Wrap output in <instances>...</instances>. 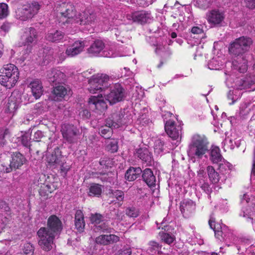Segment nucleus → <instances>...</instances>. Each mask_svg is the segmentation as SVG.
Listing matches in <instances>:
<instances>
[{
    "label": "nucleus",
    "mask_w": 255,
    "mask_h": 255,
    "mask_svg": "<svg viewBox=\"0 0 255 255\" xmlns=\"http://www.w3.org/2000/svg\"><path fill=\"white\" fill-rule=\"evenodd\" d=\"M62 229L59 218L54 215L50 216L47 220V227H41L37 232L41 248L45 251L51 250L54 239L59 236Z\"/></svg>",
    "instance_id": "f257e3e1"
},
{
    "label": "nucleus",
    "mask_w": 255,
    "mask_h": 255,
    "mask_svg": "<svg viewBox=\"0 0 255 255\" xmlns=\"http://www.w3.org/2000/svg\"><path fill=\"white\" fill-rule=\"evenodd\" d=\"M208 144L204 136L198 134L193 135L188 146V155L191 158L201 159L208 151Z\"/></svg>",
    "instance_id": "f03ea898"
},
{
    "label": "nucleus",
    "mask_w": 255,
    "mask_h": 255,
    "mask_svg": "<svg viewBox=\"0 0 255 255\" xmlns=\"http://www.w3.org/2000/svg\"><path fill=\"white\" fill-rule=\"evenodd\" d=\"M0 83L7 88L14 87L19 79L18 68L14 65L8 64L4 65L0 70Z\"/></svg>",
    "instance_id": "7ed1b4c3"
},
{
    "label": "nucleus",
    "mask_w": 255,
    "mask_h": 255,
    "mask_svg": "<svg viewBox=\"0 0 255 255\" xmlns=\"http://www.w3.org/2000/svg\"><path fill=\"white\" fill-rule=\"evenodd\" d=\"M26 159L24 155L18 151L12 152L11 153V159H3L1 161V171L4 173H10L13 169H19L25 163Z\"/></svg>",
    "instance_id": "20e7f679"
},
{
    "label": "nucleus",
    "mask_w": 255,
    "mask_h": 255,
    "mask_svg": "<svg viewBox=\"0 0 255 255\" xmlns=\"http://www.w3.org/2000/svg\"><path fill=\"white\" fill-rule=\"evenodd\" d=\"M252 43L253 41L251 38L240 37L230 44L229 47V53L235 56H243L249 50Z\"/></svg>",
    "instance_id": "39448f33"
},
{
    "label": "nucleus",
    "mask_w": 255,
    "mask_h": 255,
    "mask_svg": "<svg viewBox=\"0 0 255 255\" xmlns=\"http://www.w3.org/2000/svg\"><path fill=\"white\" fill-rule=\"evenodd\" d=\"M60 15V21L62 24L72 23L77 19V12L74 5L70 2H62L57 7Z\"/></svg>",
    "instance_id": "423d86ee"
},
{
    "label": "nucleus",
    "mask_w": 255,
    "mask_h": 255,
    "mask_svg": "<svg viewBox=\"0 0 255 255\" xmlns=\"http://www.w3.org/2000/svg\"><path fill=\"white\" fill-rule=\"evenodd\" d=\"M109 77L103 74H98L93 75L89 80L90 87L89 91L91 93H96L102 92L107 89L110 85L109 83Z\"/></svg>",
    "instance_id": "0eeeda50"
},
{
    "label": "nucleus",
    "mask_w": 255,
    "mask_h": 255,
    "mask_svg": "<svg viewBox=\"0 0 255 255\" xmlns=\"http://www.w3.org/2000/svg\"><path fill=\"white\" fill-rule=\"evenodd\" d=\"M241 205L242 207L239 215L253 222L255 220V199L254 198L251 199L249 195L245 194L241 200Z\"/></svg>",
    "instance_id": "6e6552de"
},
{
    "label": "nucleus",
    "mask_w": 255,
    "mask_h": 255,
    "mask_svg": "<svg viewBox=\"0 0 255 255\" xmlns=\"http://www.w3.org/2000/svg\"><path fill=\"white\" fill-rule=\"evenodd\" d=\"M40 7V5L37 1L28 3L17 9L16 12V17L22 21L31 19L38 13Z\"/></svg>",
    "instance_id": "1a4fd4ad"
},
{
    "label": "nucleus",
    "mask_w": 255,
    "mask_h": 255,
    "mask_svg": "<svg viewBox=\"0 0 255 255\" xmlns=\"http://www.w3.org/2000/svg\"><path fill=\"white\" fill-rule=\"evenodd\" d=\"M104 95L110 104H114L122 101L126 97V93L121 85L116 83L111 88L110 93Z\"/></svg>",
    "instance_id": "9d476101"
},
{
    "label": "nucleus",
    "mask_w": 255,
    "mask_h": 255,
    "mask_svg": "<svg viewBox=\"0 0 255 255\" xmlns=\"http://www.w3.org/2000/svg\"><path fill=\"white\" fill-rule=\"evenodd\" d=\"M209 224L211 229L214 230L215 237L220 241H224L229 236V231L225 225L216 224L212 217L210 218Z\"/></svg>",
    "instance_id": "9b49d317"
},
{
    "label": "nucleus",
    "mask_w": 255,
    "mask_h": 255,
    "mask_svg": "<svg viewBox=\"0 0 255 255\" xmlns=\"http://www.w3.org/2000/svg\"><path fill=\"white\" fill-rule=\"evenodd\" d=\"M128 19L140 24L150 23L153 18L151 12L146 10L136 11L127 15Z\"/></svg>",
    "instance_id": "f8f14e48"
},
{
    "label": "nucleus",
    "mask_w": 255,
    "mask_h": 255,
    "mask_svg": "<svg viewBox=\"0 0 255 255\" xmlns=\"http://www.w3.org/2000/svg\"><path fill=\"white\" fill-rule=\"evenodd\" d=\"M38 38L37 32L33 27L25 28L23 34L21 36V42L22 45H27L29 52L30 51L31 46L30 45L33 43L36 42Z\"/></svg>",
    "instance_id": "ddd939ff"
},
{
    "label": "nucleus",
    "mask_w": 255,
    "mask_h": 255,
    "mask_svg": "<svg viewBox=\"0 0 255 255\" xmlns=\"http://www.w3.org/2000/svg\"><path fill=\"white\" fill-rule=\"evenodd\" d=\"M124 112L122 111L113 113L106 121L108 126L113 128H118L127 123L124 118Z\"/></svg>",
    "instance_id": "4468645a"
},
{
    "label": "nucleus",
    "mask_w": 255,
    "mask_h": 255,
    "mask_svg": "<svg viewBox=\"0 0 255 255\" xmlns=\"http://www.w3.org/2000/svg\"><path fill=\"white\" fill-rule=\"evenodd\" d=\"M62 132L64 139L70 143L76 142L77 136L80 133L79 129L73 125L65 126L62 129Z\"/></svg>",
    "instance_id": "2eb2a0df"
},
{
    "label": "nucleus",
    "mask_w": 255,
    "mask_h": 255,
    "mask_svg": "<svg viewBox=\"0 0 255 255\" xmlns=\"http://www.w3.org/2000/svg\"><path fill=\"white\" fill-rule=\"evenodd\" d=\"M165 130L169 136L173 139H176L181 134V127L175 125L174 121L169 120L165 124Z\"/></svg>",
    "instance_id": "dca6fc26"
},
{
    "label": "nucleus",
    "mask_w": 255,
    "mask_h": 255,
    "mask_svg": "<svg viewBox=\"0 0 255 255\" xmlns=\"http://www.w3.org/2000/svg\"><path fill=\"white\" fill-rule=\"evenodd\" d=\"M206 18L209 23L214 25L220 24L225 18L224 13L217 9L209 11L206 14Z\"/></svg>",
    "instance_id": "f3484780"
},
{
    "label": "nucleus",
    "mask_w": 255,
    "mask_h": 255,
    "mask_svg": "<svg viewBox=\"0 0 255 255\" xmlns=\"http://www.w3.org/2000/svg\"><path fill=\"white\" fill-rule=\"evenodd\" d=\"M120 241V237L114 234L101 235L95 239L96 244L100 246H108Z\"/></svg>",
    "instance_id": "a211bd4d"
},
{
    "label": "nucleus",
    "mask_w": 255,
    "mask_h": 255,
    "mask_svg": "<svg viewBox=\"0 0 255 255\" xmlns=\"http://www.w3.org/2000/svg\"><path fill=\"white\" fill-rule=\"evenodd\" d=\"M76 18L74 22H80V24L83 25L91 24L95 21L96 15L89 10H85L77 14Z\"/></svg>",
    "instance_id": "6ab92c4d"
},
{
    "label": "nucleus",
    "mask_w": 255,
    "mask_h": 255,
    "mask_svg": "<svg viewBox=\"0 0 255 255\" xmlns=\"http://www.w3.org/2000/svg\"><path fill=\"white\" fill-rule=\"evenodd\" d=\"M196 209V204L190 199H184L180 204V209L183 215L189 217Z\"/></svg>",
    "instance_id": "aec40b11"
},
{
    "label": "nucleus",
    "mask_w": 255,
    "mask_h": 255,
    "mask_svg": "<svg viewBox=\"0 0 255 255\" xmlns=\"http://www.w3.org/2000/svg\"><path fill=\"white\" fill-rule=\"evenodd\" d=\"M47 78L50 83L60 84L65 80V74L57 69H51L47 71Z\"/></svg>",
    "instance_id": "412c9836"
},
{
    "label": "nucleus",
    "mask_w": 255,
    "mask_h": 255,
    "mask_svg": "<svg viewBox=\"0 0 255 255\" xmlns=\"http://www.w3.org/2000/svg\"><path fill=\"white\" fill-rule=\"evenodd\" d=\"M236 59L232 62V68L240 73H245L248 69V60L244 55L236 56Z\"/></svg>",
    "instance_id": "4be33fe9"
},
{
    "label": "nucleus",
    "mask_w": 255,
    "mask_h": 255,
    "mask_svg": "<svg viewBox=\"0 0 255 255\" xmlns=\"http://www.w3.org/2000/svg\"><path fill=\"white\" fill-rule=\"evenodd\" d=\"M84 46L85 44L83 41L75 42L67 48L65 53L68 57H74L83 51Z\"/></svg>",
    "instance_id": "5701e85b"
},
{
    "label": "nucleus",
    "mask_w": 255,
    "mask_h": 255,
    "mask_svg": "<svg viewBox=\"0 0 255 255\" xmlns=\"http://www.w3.org/2000/svg\"><path fill=\"white\" fill-rule=\"evenodd\" d=\"M29 87L30 88L32 94L36 99L39 98L43 93V86L41 81L38 79L32 81Z\"/></svg>",
    "instance_id": "b1692460"
},
{
    "label": "nucleus",
    "mask_w": 255,
    "mask_h": 255,
    "mask_svg": "<svg viewBox=\"0 0 255 255\" xmlns=\"http://www.w3.org/2000/svg\"><path fill=\"white\" fill-rule=\"evenodd\" d=\"M101 96H91L89 99V103L94 106L95 109L103 111L107 109V105L102 97V94H101Z\"/></svg>",
    "instance_id": "393cba45"
},
{
    "label": "nucleus",
    "mask_w": 255,
    "mask_h": 255,
    "mask_svg": "<svg viewBox=\"0 0 255 255\" xmlns=\"http://www.w3.org/2000/svg\"><path fill=\"white\" fill-rule=\"evenodd\" d=\"M136 155L140 158L143 162L150 166L152 162V157L151 153L146 148H140L137 149L135 153Z\"/></svg>",
    "instance_id": "a878e982"
},
{
    "label": "nucleus",
    "mask_w": 255,
    "mask_h": 255,
    "mask_svg": "<svg viewBox=\"0 0 255 255\" xmlns=\"http://www.w3.org/2000/svg\"><path fill=\"white\" fill-rule=\"evenodd\" d=\"M105 48V43L99 39L94 41L89 48L87 49V52L92 56H98Z\"/></svg>",
    "instance_id": "bb28decb"
},
{
    "label": "nucleus",
    "mask_w": 255,
    "mask_h": 255,
    "mask_svg": "<svg viewBox=\"0 0 255 255\" xmlns=\"http://www.w3.org/2000/svg\"><path fill=\"white\" fill-rule=\"evenodd\" d=\"M110 203H118L121 205L125 198V194L123 191L120 190L110 189L109 191Z\"/></svg>",
    "instance_id": "cd10ccee"
},
{
    "label": "nucleus",
    "mask_w": 255,
    "mask_h": 255,
    "mask_svg": "<svg viewBox=\"0 0 255 255\" xmlns=\"http://www.w3.org/2000/svg\"><path fill=\"white\" fill-rule=\"evenodd\" d=\"M74 225L75 228L79 233L83 232L85 227L84 216L82 211L78 210L75 214Z\"/></svg>",
    "instance_id": "c85d7f7f"
},
{
    "label": "nucleus",
    "mask_w": 255,
    "mask_h": 255,
    "mask_svg": "<svg viewBox=\"0 0 255 255\" xmlns=\"http://www.w3.org/2000/svg\"><path fill=\"white\" fill-rule=\"evenodd\" d=\"M53 93L54 95V100L58 101L64 98L70 93V91L68 87L63 85H59L54 87Z\"/></svg>",
    "instance_id": "c756f323"
},
{
    "label": "nucleus",
    "mask_w": 255,
    "mask_h": 255,
    "mask_svg": "<svg viewBox=\"0 0 255 255\" xmlns=\"http://www.w3.org/2000/svg\"><path fill=\"white\" fill-rule=\"evenodd\" d=\"M142 172V178L143 180L149 187L154 186L155 185V176L151 170L149 168H146Z\"/></svg>",
    "instance_id": "7c9ffc66"
},
{
    "label": "nucleus",
    "mask_w": 255,
    "mask_h": 255,
    "mask_svg": "<svg viewBox=\"0 0 255 255\" xmlns=\"http://www.w3.org/2000/svg\"><path fill=\"white\" fill-rule=\"evenodd\" d=\"M64 33L59 30L49 31L45 36L47 40L52 42H58L63 39Z\"/></svg>",
    "instance_id": "2f4dec72"
},
{
    "label": "nucleus",
    "mask_w": 255,
    "mask_h": 255,
    "mask_svg": "<svg viewBox=\"0 0 255 255\" xmlns=\"http://www.w3.org/2000/svg\"><path fill=\"white\" fill-rule=\"evenodd\" d=\"M142 173L140 167H130L125 173V178L129 181H134L138 178Z\"/></svg>",
    "instance_id": "473e14b6"
},
{
    "label": "nucleus",
    "mask_w": 255,
    "mask_h": 255,
    "mask_svg": "<svg viewBox=\"0 0 255 255\" xmlns=\"http://www.w3.org/2000/svg\"><path fill=\"white\" fill-rule=\"evenodd\" d=\"M17 108L18 105L16 102L14 97L11 96L5 106L4 112L8 114V117L11 118Z\"/></svg>",
    "instance_id": "72a5a7b5"
},
{
    "label": "nucleus",
    "mask_w": 255,
    "mask_h": 255,
    "mask_svg": "<svg viewBox=\"0 0 255 255\" xmlns=\"http://www.w3.org/2000/svg\"><path fill=\"white\" fill-rule=\"evenodd\" d=\"M241 89L255 90V76H249L245 77L242 81Z\"/></svg>",
    "instance_id": "f704fd0d"
},
{
    "label": "nucleus",
    "mask_w": 255,
    "mask_h": 255,
    "mask_svg": "<svg viewBox=\"0 0 255 255\" xmlns=\"http://www.w3.org/2000/svg\"><path fill=\"white\" fill-rule=\"evenodd\" d=\"M232 168V165L224 159L219 163L218 168L221 174L225 176L226 178L229 176Z\"/></svg>",
    "instance_id": "c9c22d12"
},
{
    "label": "nucleus",
    "mask_w": 255,
    "mask_h": 255,
    "mask_svg": "<svg viewBox=\"0 0 255 255\" xmlns=\"http://www.w3.org/2000/svg\"><path fill=\"white\" fill-rule=\"evenodd\" d=\"M210 159L214 163H218L223 161L220 149L218 147L215 146L212 149L210 153Z\"/></svg>",
    "instance_id": "e433bc0d"
},
{
    "label": "nucleus",
    "mask_w": 255,
    "mask_h": 255,
    "mask_svg": "<svg viewBox=\"0 0 255 255\" xmlns=\"http://www.w3.org/2000/svg\"><path fill=\"white\" fill-rule=\"evenodd\" d=\"M209 179L213 183H217L219 181L220 176L219 174L215 171L212 166H208L207 168Z\"/></svg>",
    "instance_id": "4c0bfd02"
},
{
    "label": "nucleus",
    "mask_w": 255,
    "mask_h": 255,
    "mask_svg": "<svg viewBox=\"0 0 255 255\" xmlns=\"http://www.w3.org/2000/svg\"><path fill=\"white\" fill-rule=\"evenodd\" d=\"M102 192V188L101 185L94 183L92 184L90 188L89 195L90 196H97L99 197Z\"/></svg>",
    "instance_id": "58836bf2"
},
{
    "label": "nucleus",
    "mask_w": 255,
    "mask_h": 255,
    "mask_svg": "<svg viewBox=\"0 0 255 255\" xmlns=\"http://www.w3.org/2000/svg\"><path fill=\"white\" fill-rule=\"evenodd\" d=\"M112 128L106 123L105 126H102L99 129V132L104 138L109 139L112 135Z\"/></svg>",
    "instance_id": "ea45409f"
},
{
    "label": "nucleus",
    "mask_w": 255,
    "mask_h": 255,
    "mask_svg": "<svg viewBox=\"0 0 255 255\" xmlns=\"http://www.w3.org/2000/svg\"><path fill=\"white\" fill-rule=\"evenodd\" d=\"M93 230L95 232H102L109 233L111 232V229L109 228L108 224L106 222H104V221L101 223V224L94 226Z\"/></svg>",
    "instance_id": "a19ab883"
},
{
    "label": "nucleus",
    "mask_w": 255,
    "mask_h": 255,
    "mask_svg": "<svg viewBox=\"0 0 255 255\" xmlns=\"http://www.w3.org/2000/svg\"><path fill=\"white\" fill-rule=\"evenodd\" d=\"M159 236L162 241L169 245L172 243L175 239L174 235L164 232H160Z\"/></svg>",
    "instance_id": "79ce46f5"
},
{
    "label": "nucleus",
    "mask_w": 255,
    "mask_h": 255,
    "mask_svg": "<svg viewBox=\"0 0 255 255\" xmlns=\"http://www.w3.org/2000/svg\"><path fill=\"white\" fill-rule=\"evenodd\" d=\"M161 246L154 241H150L148 243L147 252L151 254H153L161 249Z\"/></svg>",
    "instance_id": "37998d69"
},
{
    "label": "nucleus",
    "mask_w": 255,
    "mask_h": 255,
    "mask_svg": "<svg viewBox=\"0 0 255 255\" xmlns=\"http://www.w3.org/2000/svg\"><path fill=\"white\" fill-rule=\"evenodd\" d=\"M9 134L10 132L8 128H0V146H3L6 144L5 138Z\"/></svg>",
    "instance_id": "c03bdc74"
},
{
    "label": "nucleus",
    "mask_w": 255,
    "mask_h": 255,
    "mask_svg": "<svg viewBox=\"0 0 255 255\" xmlns=\"http://www.w3.org/2000/svg\"><path fill=\"white\" fill-rule=\"evenodd\" d=\"M55 150H58V148L57 147L55 148ZM46 158L47 161L51 165H54L59 163V157L55 153H52L47 155Z\"/></svg>",
    "instance_id": "a18cd8bd"
},
{
    "label": "nucleus",
    "mask_w": 255,
    "mask_h": 255,
    "mask_svg": "<svg viewBox=\"0 0 255 255\" xmlns=\"http://www.w3.org/2000/svg\"><path fill=\"white\" fill-rule=\"evenodd\" d=\"M195 5L198 7L206 9L212 3L213 0H195Z\"/></svg>",
    "instance_id": "49530a36"
},
{
    "label": "nucleus",
    "mask_w": 255,
    "mask_h": 255,
    "mask_svg": "<svg viewBox=\"0 0 255 255\" xmlns=\"http://www.w3.org/2000/svg\"><path fill=\"white\" fill-rule=\"evenodd\" d=\"M104 217L103 215L98 213L92 214L90 217L91 223L94 224V226L101 224V223L104 221Z\"/></svg>",
    "instance_id": "de8ad7c7"
},
{
    "label": "nucleus",
    "mask_w": 255,
    "mask_h": 255,
    "mask_svg": "<svg viewBox=\"0 0 255 255\" xmlns=\"http://www.w3.org/2000/svg\"><path fill=\"white\" fill-rule=\"evenodd\" d=\"M126 214L130 218H136L139 215V211L134 207H129L126 209Z\"/></svg>",
    "instance_id": "09e8293b"
},
{
    "label": "nucleus",
    "mask_w": 255,
    "mask_h": 255,
    "mask_svg": "<svg viewBox=\"0 0 255 255\" xmlns=\"http://www.w3.org/2000/svg\"><path fill=\"white\" fill-rule=\"evenodd\" d=\"M22 250L26 255H32L34 252V247L30 243H26L23 245Z\"/></svg>",
    "instance_id": "8fccbe9b"
},
{
    "label": "nucleus",
    "mask_w": 255,
    "mask_h": 255,
    "mask_svg": "<svg viewBox=\"0 0 255 255\" xmlns=\"http://www.w3.org/2000/svg\"><path fill=\"white\" fill-rule=\"evenodd\" d=\"M22 144L25 147L30 146V136L28 133H25L20 137Z\"/></svg>",
    "instance_id": "3c124183"
},
{
    "label": "nucleus",
    "mask_w": 255,
    "mask_h": 255,
    "mask_svg": "<svg viewBox=\"0 0 255 255\" xmlns=\"http://www.w3.org/2000/svg\"><path fill=\"white\" fill-rule=\"evenodd\" d=\"M8 6L6 3H0V19L5 18L8 15Z\"/></svg>",
    "instance_id": "603ef678"
},
{
    "label": "nucleus",
    "mask_w": 255,
    "mask_h": 255,
    "mask_svg": "<svg viewBox=\"0 0 255 255\" xmlns=\"http://www.w3.org/2000/svg\"><path fill=\"white\" fill-rule=\"evenodd\" d=\"M208 68L211 70H219L221 68V65L217 60L215 58H213L208 64Z\"/></svg>",
    "instance_id": "864d4df0"
},
{
    "label": "nucleus",
    "mask_w": 255,
    "mask_h": 255,
    "mask_svg": "<svg viewBox=\"0 0 255 255\" xmlns=\"http://www.w3.org/2000/svg\"><path fill=\"white\" fill-rule=\"evenodd\" d=\"M0 209L2 212H5L7 215L10 214V209L8 204L4 201H0Z\"/></svg>",
    "instance_id": "5fc2aeb1"
},
{
    "label": "nucleus",
    "mask_w": 255,
    "mask_h": 255,
    "mask_svg": "<svg viewBox=\"0 0 255 255\" xmlns=\"http://www.w3.org/2000/svg\"><path fill=\"white\" fill-rule=\"evenodd\" d=\"M107 149L112 153H115L118 151V143L116 141H111L107 145Z\"/></svg>",
    "instance_id": "6e6d98bb"
},
{
    "label": "nucleus",
    "mask_w": 255,
    "mask_h": 255,
    "mask_svg": "<svg viewBox=\"0 0 255 255\" xmlns=\"http://www.w3.org/2000/svg\"><path fill=\"white\" fill-rule=\"evenodd\" d=\"M201 189L208 195V198L210 199L211 198L210 194L212 192V187L208 183H204L201 186Z\"/></svg>",
    "instance_id": "4d7b16f0"
},
{
    "label": "nucleus",
    "mask_w": 255,
    "mask_h": 255,
    "mask_svg": "<svg viewBox=\"0 0 255 255\" xmlns=\"http://www.w3.org/2000/svg\"><path fill=\"white\" fill-rule=\"evenodd\" d=\"M131 250L130 248L123 249L118 251L115 255H131Z\"/></svg>",
    "instance_id": "13d9d810"
},
{
    "label": "nucleus",
    "mask_w": 255,
    "mask_h": 255,
    "mask_svg": "<svg viewBox=\"0 0 255 255\" xmlns=\"http://www.w3.org/2000/svg\"><path fill=\"white\" fill-rule=\"evenodd\" d=\"M191 32L193 34H201L203 32V30L199 26H194L191 29Z\"/></svg>",
    "instance_id": "bf43d9fd"
},
{
    "label": "nucleus",
    "mask_w": 255,
    "mask_h": 255,
    "mask_svg": "<svg viewBox=\"0 0 255 255\" xmlns=\"http://www.w3.org/2000/svg\"><path fill=\"white\" fill-rule=\"evenodd\" d=\"M246 6L250 9L255 8V0H245Z\"/></svg>",
    "instance_id": "052dcab7"
},
{
    "label": "nucleus",
    "mask_w": 255,
    "mask_h": 255,
    "mask_svg": "<svg viewBox=\"0 0 255 255\" xmlns=\"http://www.w3.org/2000/svg\"><path fill=\"white\" fill-rule=\"evenodd\" d=\"M43 136L42 132L40 130H37L34 133L33 139L36 141H39V139L41 138Z\"/></svg>",
    "instance_id": "680f3d73"
},
{
    "label": "nucleus",
    "mask_w": 255,
    "mask_h": 255,
    "mask_svg": "<svg viewBox=\"0 0 255 255\" xmlns=\"http://www.w3.org/2000/svg\"><path fill=\"white\" fill-rule=\"evenodd\" d=\"M70 167L69 166H64V164H63L61 167V172L63 173V176H65L69 170Z\"/></svg>",
    "instance_id": "e2e57ef3"
},
{
    "label": "nucleus",
    "mask_w": 255,
    "mask_h": 255,
    "mask_svg": "<svg viewBox=\"0 0 255 255\" xmlns=\"http://www.w3.org/2000/svg\"><path fill=\"white\" fill-rule=\"evenodd\" d=\"M10 28V25L8 23H4L0 27V29L4 32L8 31Z\"/></svg>",
    "instance_id": "0e129e2a"
},
{
    "label": "nucleus",
    "mask_w": 255,
    "mask_h": 255,
    "mask_svg": "<svg viewBox=\"0 0 255 255\" xmlns=\"http://www.w3.org/2000/svg\"><path fill=\"white\" fill-rule=\"evenodd\" d=\"M233 0H222V5L223 6H227L228 7H230L232 3Z\"/></svg>",
    "instance_id": "69168bd1"
},
{
    "label": "nucleus",
    "mask_w": 255,
    "mask_h": 255,
    "mask_svg": "<svg viewBox=\"0 0 255 255\" xmlns=\"http://www.w3.org/2000/svg\"><path fill=\"white\" fill-rule=\"evenodd\" d=\"M107 160H109V159L108 158H101L99 161V163L101 165H106Z\"/></svg>",
    "instance_id": "338daca9"
},
{
    "label": "nucleus",
    "mask_w": 255,
    "mask_h": 255,
    "mask_svg": "<svg viewBox=\"0 0 255 255\" xmlns=\"http://www.w3.org/2000/svg\"><path fill=\"white\" fill-rule=\"evenodd\" d=\"M156 143L159 144V149L161 151H162L163 150V146L164 145V143L163 142H162L161 140H157L156 141Z\"/></svg>",
    "instance_id": "774afa93"
}]
</instances>
